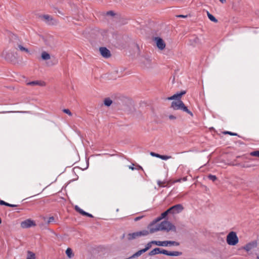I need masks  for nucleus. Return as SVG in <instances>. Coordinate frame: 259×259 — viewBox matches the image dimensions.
<instances>
[{
	"mask_svg": "<svg viewBox=\"0 0 259 259\" xmlns=\"http://www.w3.org/2000/svg\"><path fill=\"white\" fill-rule=\"evenodd\" d=\"M171 108L174 110H180L184 112L189 114L191 117H193V113L185 106L182 101H172L171 103Z\"/></svg>",
	"mask_w": 259,
	"mask_h": 259,
	"instance_id": "nucleus-1",
	"label": "nucleus"
},
{
	"mask_svg": "<svg viewBox=\"0 0 259 259\" xmlns=\"http://www.w3.org/2000/svg\"><path fill=\"white\" fill-rule=\"evenodd\" d=\"M160 229L156 230H160V231H165L167 232L172 231L176 232V227L171 223L167 221H163L159 224Z\"/></svg>",
	"mask_w": 259,
	"mask_h": 259,
	"instance_id": "nucleus-2",
	"label": "nucleus"
},
{
	"mask_svg": "<svg viewBox=\"0 0 259 259\" xmlns=\"http://www.w3.org/2000/svg\"><path fill=\"white\" fill-rule=\"evenodd\" d=\"M149 234V231L146 230H143L136 232L128 233L126 235L127 239L129 241L137 239L141 236H145Z\"/></svg>",
	"mask_w": 259,
	"mask_h": 259,
	"instance_id": "nucleus-3",
	"label": "nucleus"
},
{
	"mask_svg": "<svg viewBox=\"0 0 259 259\" xmlns=\"http://www.w3.org/2000/svg\"><path fill=\"white\" fill-rule=\"evenodd\" d=\"M226 241L230 245H236L239 240L236 232L233 231L230 232L227 236Z\"/></svg>",
	"mask_w": 259,
	"mask_h": 259,
	"instance_id": "nucleus-4",
	"label": "nucleus"
},
{
	"mask_svg": "<svg viewBox=\"0 0 259 259\" xmlns=\"http://www.w3.org/2000/svg\"><path fill=\"white\" fill-rule=\"evenodd\" d=\"M39 18L44 21L49 25H54L56 23V21L53 18L49 15H39Z\"/></svg>",
	"mask_w": 259,
	"mask_h": 259,
	"instance_id": "nucleus-5",
	"label": "nucleus"
},
{
	"mask_svg": "<svg viewBox=\"0 0 259 259\" xmlns=\"http://www.w3.org/2000/svg\"><path fill=\"white\" fill-rule=\"evenodd\" d=\"M35 226V222L31 219H27L21 223V227L22 228H28Z\"/></svg>",
	"mask_w": 259,
	"mask_h": 259,
	"instance_id": "nucleus-6",
	"label": "nucleus"
},
{
	"mask_svg": "<svg viewBox=\"0 0 259 259\" xmlns=\"http://www.w3.org/2000/svg\"><path fill=\"white\" fill-rule=\"evenodd\" d=\"M154 40L156 42V46L159 50H162L165 48V44L161 38L155 37L154 38Z\"/></svg>",
	"mask_w": 259,
	"mask_h": 259,
	"instance_id": "nucleus-7",
	"label": "nucleus"
},
{
	"mask_svg": "<svg viewBox=\"0 0 259 259\" xmlns=\"http://www.w3.org/2000/svg\"><path fill=\"white\" fill-rule=\"evenodd\" d=\"M172 212V214L179 213L182 212L184 209V207L181 204H178L170 207Z\"/></svg>",
	"mask_w": 259,
	"mask_h": 259,
	"instance_id": "nucleus-8",
	"label": "nucleus"
},
{
	"mask_svg": "<svg viewBox=\"0 0 259 259\" xmlns=\"http://www.w3.org/2000/svg\"><path fill=\"white\" fill-rule=\"evenodd\" d=\"M3 56L7 61L9 62H14L16 60L15 56H14V54L11 52H3Z\"/></svg>",
	"mask_w": 259,
	"mask_h": 259,
	"instance_id": "nucleus-9",
	"label": "nucleus"
},
{
	"mask_svg": "<svg viewBox=\"0 0 259 259\" xmlns=\"http://www.w3.org/2000/svg\"><path fill=\"white\" fill-rule=\"evenodd\" d=\"M99 51L101 55L105 58H108L111 56L110 51L105 47H100Z\"/></svg>",
	"mask_w": 259,
	"mask_h": 259,
	"instance_id": "nucleus-10",
	"label": "nucleus"
},
{
	"mask_svg": "<svg viewBox=\"0 0 259 259\" xmlns=\"http://www.w3.org/2000/svg\"><path fill=\"white\" fill-rule=\"evenodd\" d=\"M148 228L149 229V231H148L149 234L153 233L158 231H160V230H156V229H160L159 224L155 225V224L151 223L148 226Z\"/></svg>",
	"mask_w": 259,
	"mask_h": 259,
	"instance_id": "nucleus-11",
	"label": "nucleus"
},
{
	"mask_svg": "<svg viewBox=\"0 0 259 259\" xmlns=\"http://www.w3.org/2000/svg\"><path fill=\"white\" fill-rule=\"evenodd\" d=\"M75 210L80 214L83 216H87L90 218H93V215L88 212L84 211L83 210L81 209L78 206L75 205L74 207Z\"/></svg>",
	"mask_w": 259,
	"mask_h": 259,
	"instance_id": "nucleus-12",
	"label": "nucleus"
},
{
	"mask_svg": "<svg viewBox=\"0 0 259 259\" xmlns=\"http://www.w3.org/2000/svg\"><path fill=\"white\" fill-rule=\"evenodd\" d=\"M163 251H165V249H161L160 248H155L150 251L148 253V255L149 256H152L154 255L158 254L159 253L164 254Z\"/></svg>",
	"mask_w": 259,
	"mask_h": 259,
	"instance_id": "nucleus-13",
	"label": "nucleus"
},
{
	"mask_svg": "<svg viewBox=\"0 0 259 259\" xmlns=\"http://www.w3.org/2000/svg\"><path fill=\"white\" fill-rule=\"evenodd\" d=\"M257 245V243L256 242H252L247 243L246 244L243 248L247 251H249L251 250L252 248L255 247Z\"/></svg>",
	"mask_w": 259,
	"mask_h": 259,
	"instance_id": "nucleus-14",
	"label": "nucleus"
},
{
	"mask_svg": "<svg viewBox=\"0 0 259 259\" xmlns=\"http://www.w3.org/2000/svg\"><path fill=\"white\" fill-rule=\"evenodd\" d=\"M165 255H169V256H180L182 254V252L180 251H168L166 250H165V251H163Z\"/></svg>",
	"mask_w": 259,
	"mask_h": 259,
	"instance_id": "nucleus-15",
	"label": "nucleus"
},
{
	"mask_svg": "<svg viewBox=\"0 0 259 259\" xmlns=\"http://www.w3.org/2000/svg\"><path fill=\"white\" fill-rule=\"evenodd\" d=\"M27 84L29 85H32V86H34V85L44 86L45 85V83L44 81L36 80V81H32L29 82L27 83Z\"/></svg>",
	"mask_w": 259,
	"mask_h": 259,
	"instance_id": "nucleus-16",
	"label": "nucleus"
},
{
	"mask_svg": "<svg viewBox=\"0 0 259 259\" xmlns=\"http://www.w3.org/2000/svg\"><path fill=\"white\" fill-rule=\"evenodd\" d=\"M145 252L143 251V250L142 249L139 251H138L137 252H136V253H135L134 254H133L131 256L128 257V258H126L125 259H132L133 258H136V257H139V256H140L142 254H143V253H144Z\"/></svg>",
	"mask_w": 259,
	"mask_h": 259,
	"instance_id": "nucleus-17",
	"label": "nucleus"
},
{
	"mask_svg": "<svg viewBox=\"0 0 259 259\" xmlns=\"http://www.w3.org/2000/svg\"><path fill=\"white\" fill-rule=\"evenodd\" d=\"M186 91H182L181 92H180L179 93H177V94H175V96H176L177 101H182L181 100L182 96L184 95L185 94H186Z\"/></svg>",
	"mask_w": 259,
	"mask_h": 259,
	"instance_id": "nucleus-18",
	"label": "nucleus"
},
{
	"mask_svg": "<svg viewBox=\"0 0 259 259\" xmlns=\"http://www.w3.org/2000/svg\"><path fill=\"white\" fill-rule=\"evenodd\" d=\"M0 205H5L7 206L11 207H17L19 206V205H15V204H10L8 202H6L4 201V200H0Z\"/></svg>",
	"mask_w": 259,
	"mask_h": 259,
	"instance_id": "nucleus-19",
	"label": "nucleus"
},
{
	"mask_svg": "<svg viewBox=\"0 0 259 259\" xmlns=\"http://www.w3.org/2000/svg\"><path fill=\"white\" fill-rule=\"evenodd\" d=\"M41 59L44 60H49L51 58L50 54L45 51L41 53Z\"/></svg>",
	"mask_w": 259,
	"mask_h": 259,
	"instance_id": "nucleus-20",
	"label": "nucleus"
},
{
	"mask_svg": "<svg viewBox=\"0 0 259 259\" xmlns=\"http://www.w3.org/2000/svg\"><path fill=\"white\" fill-rule=\"evenodd\" d=\"M165 246H167L168 245L174 246H179L180 245L179 242L175 241H165Z\"/></svg>",
	"mask_w": 259,
	"mask_h": 259,
	"instance_id": "nucleus-21",
	"label": "nucleus"
},
{
	"mask_svg": "<svg viewBox=\"0 0 259 259\" xmlns=\"http://www.w3.org/2000/svg\"><path fill=\"white\" fill-rule=\"evenodd\" d=\"M207 15L210 21L214 23H217L218 22V20L215 18V17L213 16L210 13H209L208 11L207 12Z\"/></svg>",
	"mask_w": 259,
	"mask_h": 259,
	"instance_id": "nucleus-22",
	"label": "nucleus"
},
{
	"mask_svg": "<svg viewBox=\"0 0 259 259\" xmlns=\"http://www.w3.org/2000/svg\"><path fill=\"white\" fill-rule=\"evenodd\" d=\"M153 244L159 246H165V241H155L153 240Z\"/></svg>",
	"mask_w": 259,
	"mask_h": 259,
	"instance_id": "nucleus-23",
	"label": "nucleus"
},
{
	"mask_svg": "<svg viewBox=\"0 0 259 259\" xmlns=\"http://www.w3.org/2000/svg\"><path fill=\"white\" fill-rule=\"evenodd\" d=\"M112 103V101L109 98H106L104 100V104L105 106L109 107Z\"/></svg>",
	"mask_w": 259,
	"mask_h": 259,
	"instance_id": "nucleus-24",
	"label": "nucleus"
},
{
	"mask_svg": "<svg viewBox=\"0 0 259 259\" xmlns=\"http://www.w3.org/2000/svg\"><path fill=\"white\" fill-rule=\"evenodd\" d=\"M153 241H151L148 242L145 245V247L144 248L142 249L145 252H146L147 250H148L152 247V245L153 244Z\"/></svg>",
	"mask_w": 259,
	"mask_h": 259,
	"instance_id": "nucleus-25",
	"label": "nucleus"
},
{
	"mask_svg": "<svg viewBox=\"0 0 259 259\" xmlns=\"http://www.w3.org/2000/svg\"><path fill=\"white\" fill-rule=\"evenodd\" d=\"M66 254L69 258H71L73 256L72 250L70 248H68L66 250Z\"/></svg>",
	"mask_w": 259,
	"mask_h": 259,
	"instance_id": "nucleus-26",
	"label": "nucleus"
},
{
	"mask_svg": "<svg viewBox=\"0 0 259 259\" xmlns=\"http://www.w3.org/2000/svg\"><path fill=\"white\" fill-rule=\"evenodd\" d=\"M26 259H35V254L30 251H28Z\"/></svg>",
	"mask_w": 259,
	"mask_h": 259,
	"instance_id": "nucleus-27",
	"label": "nucleus"
},
{
	"mask_svg": "<svg viewBox=\"0 0 259 259\" xmlns=\"http://www.w3.org/2000/svg\"><path fill=\"white\" fill-rule=\"evenodd\" d=\"M16 49H19L22 52H25L27 53H29V51L28 50V49L23 47L21 45H18V48H17Z\"/></svg>",
	"mask_w": 259,
	"mask_h": 259,
	"instance_id": "nucleus-28",
	"label": "nucleus"
},
{
	"mask_svg": "<svg viewBox=\"0 0 259 259\" xmlns=\"http://www.w3.org/2000/svg\"><path fill=\"white\" fill-rule=\"evenodd\" d=\"M250 155L252 156H256L259 157V151L256 150L250 153Z\"/></svg>",
	"mask_w": 259,
	"mask_h": 259,
	"instance_id": "nucleus-29",
	"label": "nucleus"
},
{
	"mask_svg": "<svg viewBox=\"0 0 259 259\" xmlns=\"http://www.w3.org/2000/svg\"><path fill=\"white\" fill-rule=\"evenodd\" d=\"M171 158V156H167V155H160V157H159V158H160L162 160H166Z\"/></svg>",
	"mask_w": 259,
	"mask_h": 259,
	"instance_id": "nucleus-30",
	"label": "nucleus"
},
{
	"mask_svg": "<svg viewBox=\"0 0 259 259\" xmlns=\"http://www.w3.org/2000/svg\"><path fill=\"white\" fill-rule=\"evenodd\" d=\"M208 178L213 182H214L217 179V178L215 176L210 174L208 176Z\"/></svg>",
	"mask_w": 259,
	"mask_h": 259,
	"instance_id": "nucleus-31",
	"label": "nucleus"
},
{
	"mask_svg": "<svg viewBox=\"0 0 259 259\" xmlns=\"http://www.w3.org/2000/svg\"><path fill=\"white\" fill-rule=\"evenodd\" d=\"M224 134H228V135H230L231 136H238L239 137V136L238 135V134L237 133H232L231 132H229V131H226V132H224Z\"/></svg>",
	"mask_w": 259,
	"mask_h": 259,
	"instance_id": "nucleus-32",
	"label": "nucleus"
},
{
	"mask_svg": "<svg viewBox=\"0 0 259 259\" xmlns=\"http://www.w3.org/2000/svg\"><path fill=\"white\" fill-rule=\"evenodd\" d=\"M63 112L64 113L67 114L69 116H71L72 115V113L71 112V111L68 109H63Z\"/></svg>",
	"mask_w": 259,
	"mask_h": 259,
	"instance_id": "nucleus-33",
	"label": "nucleus"
},
{
	"mask_svg": "<svg viewBox=\"0 0 259 259\" xmlns=\"http://www.w3.org/2000/svg\"><path fill=\"white\" fill-rule=\"evenodd\" d=\"M150 155L152 156H154V157H157V158H159L160 157V154H157V153H156L155 152H151L150 153Z\"/></svg>",
	"mask_w": 259,
	"mask_h": 259,
	"instance_id": "nucleus-34",
	"label": "nucleus"
},
{
	"mask_svg": "<svg viewBox=\"0 0 259 259\" xmlns=\"http://www.w3.org/2000/svg\"><path fill=\"white\" fill-rule=\"evenodd\" d=\"M55 221V218L54 217H51L49 218L48 220V224H50L51 223L54 222Z\"/></svg>",
	"mask_w": 259,
	"mask_h": 259,
	"instance_id": "nucleus-35",
	"label": "nucleus"
},
{
	"mask_svg": "<svg viewBox=\"0 0 259 259\" xmlns=\"http://www.w3.org/2000/svg\"><path fill=\"white\" fill-rule=\"evenodd\" d=\"M53 9H54V10H53V11H54V13H57V12H58L59 14H61V15H63V13L61 11H60V10H59L57 8H56L54 7V8H53Z\"/></svg>",
	"mask_w": 259,
	"mask_h": 259,
	"instance_id": "nucleus-36",
	"label": "nucleus"
},
{
	"mask_svg": "<svg viewBox=\"0 0 259 259\" xmlns=\"http://www.w3.org/2000/svg\"><path fill=\"white\" fill-rule=\"evenodd\" d=\"M193 41L195 43V44H198L199 43V41H200V40L199 39V38L198 37H195L193 39H192Z\"/></svg>",
	"mask_w": 259,
	"mask_h": 259,
	"instance_id": "nucleus-37",
	"label": "nucleus"
},
{
	"mask_svg": "<svg viewBox=\"0 0 259 259\" xmlns=\"http://www.w3.org/2000/svg\"><path fill=\"white\" fill-rule=\"evenodd\" d=\"M162 219H163L161 218V217L160 216L158 218L155 219L152 223L156 224L158 222L160 221Z\"/></svg>",
	"mask_w": 259,
	"mask_h": 259,
	"instance_id": "nucleus-38",
	"label": "nucleus"
},
{
	"mask_svg": "<svg viewBox=\"0 0 259 259\" xmlns=\"http://www.w3.org/2000/svg\"><path fill=\"white\" fill-rule=\"evenodd\" d=\"M107 15L114 16L115 15V13L112 11H109L107 12Z\"/></svg>",
	"mask_w": 259,
	"mask_h": 259,
	"instance_id": "nucleus-39",
	"label": "nucleus"
},
{
	"mask_svg": "<svg viewBox=\"0 0 259 259\" xmlns=\"http://www.w3.org/2000/svg\"><path fill=\"white\" fill-rule=\"evenodd\" d=\"M168 100H176V96L174 95L173 96L168 97L167 99Z\"/></svg>",
	"mask_w": 259,
	"mask_h": 259,
	"instance_id": "nucleus-40",
	"label": "nucleus"
},
{
	"mask_svg": "<svg viewBox=\"0 0 259 259\" xmlns=\"http://www.w3.org/2000/svg\"><path fill=\"white\" fill-rule=\"evenodd\" d=\"M168 100H176V96L174 95L173 96L168 97L167 99Z\"/></svg>",
	"mask_w": 259,
	"mask_h": 259,
	"instance_id": "nucleus-41",
	"label": "nucleus"
},
{
	"mask_svg": "<svg viewBox=\"0 0 259 259\" xmlns=\"http://www.w3.org/2000/svg\"><path fill=\"white\" fill-rule=\"evenodd\" d=\"M167 215V214H166V212L164 211L161 214L160 217L161 218L164 219L166 217Z\"/></svg>",
	"mask_w": 259,
	"mask_h": 259,
	"instance_id": "nucleus-42",
	"label": "nucleus"
},
{
	"mask_svg": "<svg viewBox=\"0 0 259 259\" xmlns=\"http://www.w3.org/2000/svg\"><path fill=\"white\" fill-rule=\"evenodd\" d=\"M168 118L170 120H175L177 118L176 116L173 115H170L168 116Z\"/></svg>",
	"mask_w": 259,
	"mask_h": 259,
	"instance_id": "nucleus-43",
	"label": "nucleus"
},
{
	"mask_svg": "<svg viewBox=\"0 0 259 259\" xmlns=\"http://www.w3.org/2000/svg\"><path fill=\"white\" fill-rule=\"evenodd\" d=\"M166 213V214L168 215V214H172V212H171V208L169 207L168 209H167L166 211H165Z\"/></svg>",
	"mask_w": 259,
	"mask_h": 259,
	"instance_id": "nucleus-44",
	"label": "nucleus"
},
{
	"mask_svg": "<svg viewBox=\"0 0 259 259\" xmlns=\"http://www.w3.org/2000/svg\"><path fill=\"white\" fill-rule=\"evenodd\" d=\"M178 18H185L187 17V15H179L176 16Z\"/></svg>",
	"mask_w": 259,
	"mask_h": 259,
	"instance_id": "nucleus-45",
	"label": "nucleus"
},
{
	"mask_svg": "<svg viewBox=\"0 0 259 259\" xmlns=\"http://www.w3.org/2000/svg\"><path fill=\"white\" fill-rule=\"evenodd\" d=\"M142 218H143V216L137 217L135 218L134 220H135V221H138L140 219H141Z\"/></svg>",
	"mask_w": 259,
	"mask_h": 259,
	"instance_id": "nucleus-46",
	"label": "nucleus"
},
{
	"mask_svg": "<svg viewBox=\"0 0 259 259\" xmlns=\"http://www.w3.org/2000/svg\"><path fill=\"white\" fill-rule=\"evenodd\" d=\"M162 184H163V183L161 181H157V184L159 186L162 187L163 186Z\"/></svg>",
	"mask_w": 259,
	"mask_h": 259,
	"instance_id": "nucleus-47",
	"label": "nucleus"
},
{
	"mask_svg": "<svg viewBox=\"0 0 259 259\" xmlns=\"http://www.w3.org/2000/svg\"><path fill=\"white\" fill-rule=\"evenodd\" d=\"M144 59L146 60L147 64H150L151 62V60L149 58H144Z\"/></svg>",
	"mask_w": 259,
	"mask_h": 259,
	"instance_id": "nucleus-48",
	"label": "nucleus"
},
{
	"mask_svg": "<svg viewBox=\"0 0 259 259\" xmlns=\"http://www.w3.org/2000/svg\"><path fill=\"white\" fill-rule=\"evenodd\" d=\"M134 164L133 165H130L128 166L129 168L133 170H134L135 169V168L134 167Z\"/></svg>",
	"mask_w": 259,
	"mask_h": 259,
	"instance_id": "nucleus-49",
	"label": "nucleus"
},
{
	"mask_svg": "<svg viewBox=\"0 0 259 259\" xmlns=\"http://www.w3.org/2000/svg\"><path fill=\"white\" fill-rule=\"evenodd\" d=\"M219 1H220L222 4H224L225 3H226V0H219Z\"/></svg>",
	"mask_w": 259,
	"mask_h": 259,
	"instance_id": "nucleus-50",
	"label": "nucleus"
},
{
	"mask_svg": "<svg viewBox=\"0 0 259 259\" xmlns=\"http://www.w3.org/2000/svg\"><path fill=\"white\" fill-rule=\"evenodd\" d=\"M138 169H142V170H143V168L140 166V165H138V168H137Z\"/></svg>",
	"mask_w": 259,
	"mask_h": 259,
	"instance_id": "nucleus-51",
	"label": "nucleus"
},
{
	"mask_svg": "<svg viewBox=\"0 0 259 259\" xmlns=\"http://www.w3.org/2000/svg\"><path fill=\"white\" fill-rule=\"evenodd\" d=\"M125 237V234H123L121 237V239H123L124 238V237Z\"/></svg>",
	"mask_w": 259,
	"mask_h": 259,
	"instance_id": "nucleus-52",
	"label": "nucleus"
},
{
	"mask_svg": "<svg viewBox=\"0 0 259 259\" xmlns=\"http://www.w3.org/2000/svg\"><path fill=\"white\" fill-rule=\"evenodd\" d=\"M184 181L186 180V178H184Z\"/></svg>",
	"mask_w": 259,
	"mask_h": 259,
	"instance_id": "nucleus-53",
	"label": "nucleus"
},
{
	"mask_svg": "<svg viewBox=\"0 0 259 259\" xmlns=\"http://www.w3.org/2000/svg\"><path fill=\"white\" fill-rule=\"evenodd\" d=\"M256 259H259V256H257Z\"/></svg>",
	"mask_w": 259,
	"mask_h": 259,
	"instance_id": "nucleus-54",
	"label": "nucleus"
},
{
	"mask_svg": "<svg viewBox=\"0 0 259 259\" xmlns=\"http://www.w3.org/2000/svg\"><path fill=\"white\" fill-rule=\"evenodd\" d=\"M46 45H49L48 44H47V42H46Z\"/></svg>",
	"mask_w": 259,
	"mask_h": 259,
	"instance_id": "nucleus-55",
	"label": "nucleus"
},
{
	"mask_svg": "<svg viewBox=\"0 0 259 259\" xmlns=\"http://www.w3.org/2000/svg\"><path fill=\"white\" fill-rule=\"evenodd\" d=\"M7 112H3L2 113H6Z\"/></svg>",
	"mask_w": 259,
	"mask_h": 259,
	"instance_id": "nucleus-56",
	"label": "nucleus"
}]
</instances>
